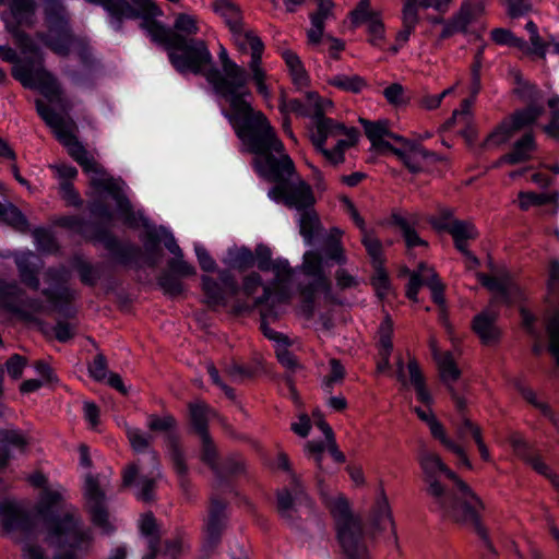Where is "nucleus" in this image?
<instances>
[{"instance_id":"obj_47","label":"nucleus","mask_w":559,"mask_h":559,"mask_svg":"<svg viewBox=\"0 0 559 559\" xmlns=\"http://www.w3.org/2000/svg\"><path fill=\"white\" fill-rule=\"evenodd\" d=\"M515 132L504 119L484 140L483 148H496L507 143Z\"/></svg>"},{"instance_id":"obj_10","label":"nucleus","mask_w":559,"mask_h":559,"mask_svg":"<svg viewBox=\"0 0 559 559\" xmlns=\"http://www.w3.org/2000/svg\"><path fill=\"white\" fill-rule=\"evenodd\" d=\"M0 59L13 64L12 76L25 88L38 91L64 114L72 109V103L67 97L61 83L45 67L27 58L21 59L13 48L5 45H0Z\"/></svg>"},{"instance_id":"obj_57","label":"nucleus","mask_w":559,"mask_h":559,"mask_svg":"<svg viewBox=\"0 0 559 559\" xmlns=\"http://www.w3.org/2000/svg\"><path fill=\"white\" fill-rule=\"evenodd\" d=\"M201 440H202V456H201L202 461L205 464H207L216 475L219 476L222 474V471L217 463V452H216V448H215L210 435L202 436Z\"/></svg>"},{"instance_id":"obj_30","label":"nucleus","mask_w":559,"mask_h":559,"mask_svg":"<svg viewBox=\"0 0 559 559\" xmlns=\"http://www.w3.org/2000/svg\"><path fill=\"white\" fill-rule=\"evenodd\" d=\"M27 445L26 437L17 429H4L0 431V469L5 467L11 459V450L21 452Z\"/></svg>"},{"instance_id":"obj_6","label":"nucleus","mask_w":559,"mask_h":559,"mask_svg":"<svg viewBox=\"0 0 559 559\" xmlns=\"http://www.w3.org/2000/svg\"><path fill=\"white\" fill-rule=\"evenodd\" d=\"M163 11L152 0H141L138 3L134 19H140V27L157 45L163 46L169 62L180 73L202 74L213 62V56L202 39L186 37L173 32L156 20Z\"/></svg>"},{"instance_id":"obj_26","label":"nucleus","mask_w":559,"mask_h":559,"mask_svg":"<svg viewBox=\"0 0 559 559\" xmlns=\"http://www.w3.org/2000/svg\"><path fill=\"white\" fill-rule=\"evenodd\" d=\"M497 318L496 311L486 309L473 319V331L486 346L495 345L500 340L501 331L496 323Z\"/></svg>"},{"instance_id":"obj_17","label":"nucleus","mask_w":559,"mask_h":559,"mask_svg":"<svg viewBox=\"0 0 559 559\" xmlns=\"http://www.w3.org/2000/svg\"><path fill=\"white\" fill-rule=\"evenodd\" d=\"M0 308L23 320H33L44 309L41 300L28 298L15 282L0 281Z\"/></svg>"},{"instance_id":"obj_53","label":"nucleus","mask_w":559,"mask_h":559,"mask_svg":"<svg viewBox=\"0 0 559 559\" xmlns=\"http://www.w3.org/2000/svg\"><path fill=\"white\" fill-rule=\"evenodd\" d=\"M362 245L365 246L374 267L383 266V250L381 241L366 229L362 233Z\"/></svg>"},{"instance_id":"obj_43","label":"nucleus","mask_w":559,"mask_h":559,"mask_svg":"<svg viewBox=\"0 0 559 559\" xmlns=\"http://www.w3.org/2000/svg\"><path fill=\"white\" fill-rule=\"evenodd\" d=\"M225 263L230 269L245 271L254 266V255L253 252L247 247L230 249L228 250Z\"/></svg>"},{"instance_id":"obj_56","label":"nucleus","mask_w":559,"mask_h":559,"mask_svg":"<svg viewBox=\"0 0 559 559\" xmlns=\"http://www.w3.org/2000/svg\"><path fill=\"white\" fill-rule=\"evenodd\" d=\"M159 241V235L155 229L146 231L143 245L148 254L147 264L152 267L157 264L160 255Z\"/></svg>"},{"instance_id":"obj_23","label":"nucleus","mask_w":559,"mask_h":559,"mask_svg":"<svg viewBox=\"0 0 559 559\" xmlns=\"http://www.w3.org/2000/svg\"><path fill=\"white\" fill-rule=\"evenodd\" d=\"M292 488H284L277 493V509L282 518L293 522L296 513V506L309 503V498L305 493L297 476L292 474Z\"/></svg>"},{"instance_id":"obj_58","label":"nucleus","mask_w":559,"mask_h":559,"mask_svg":"<svg viewBox=\"0 0 559 559\" xmlns=\"http://www.w3.org/2000/svg\"><path fill=\"white\" fill-rule=\"evenodd\" d=\"M459 219L454 218V213L451 209H441L439 213L435 216H430L428 218L429 224L437 231H447L449 233L454 223Z\"/></svg>"},{"instance_id":"obj_2","label":"nucleus","mask_w":559,"mask_h":559,"mask_svg":"<svg viewBox=\"0 0 559 559\" xmlns=\"http://www.w3.org/2000/svg\"><path fill=\"white\" fill-rule=\"evenodd\" d=\"M418 460L433 509L443 518L455 522L473 523L486 546L491 549L487 531L480 524L479 511L484 509V504L479 497L438 454L425 451Z\"/></svg>"},{"instance_id":"obj_37","label":"nucleus","mask_w":559,"mask_h":559,"mask_svg":"<svg viewBox=\"0 0 559 559\" xmlns=\"http://www.w3.org/2000/svg\"><path fill=\"white\" fill-rule=\"evenodd\" d=\"M190 420L193 429L200 437L209 435V418L212 408L204 402H195L189 405Z\"/></svg>"},{"instance_id":"obj_29","label":"nucleus","mask_w":559,"mask_h":559,"mask_svg":"<svg viewBox=\"0 0 559 559\" xmlns=\"http://www.w3.org/2000/svg\"><path fill=\"white\" fill-rule=\"evenodd\" d=\"M37 260L38 258L32 251L20 252L14 255L21 281L34 290H37L40 285Z\"/></svg>"},{"instance_id":"obj_64","label":"nucleus","mask_w":559,"mask_h":559,"mask_svg":"<svg viewBox=\"0 0 559 559\" xmlns=\"http://www.w3.org/2000/svg\"><path fill=\"white\" fill-rule=\"evenodd\" d=\"M43 295L56 307L68 305L72 299H74V292L67 287L58 289L46 288L43 290Z\"/></svg>"},{"instance_id":"obj_21","label":"nucleus","mask_w":559,"mask_h":559,"mask_svg":"<svg viewBox=\"0 0 559 559\" xmlns=\"http://www.w3.org/2000/svg\"><path fill=\"white\" fill-rule=\"evenodd\" d=\"M477 277L484 287L498 295L496 299L507 305H511L522 298L520 287L513 282L509 274L491 276L485 273H478Z\"/></svg>"},{"instance_id":"obj_61","label":"nucleus","mask_w":559,"mask_h":559,"mask_svg":"<svg viewBox=\"0 0 559 559\" xmlns=\"http://www.w3.org/2000/svg\"><path fill=\"white\" fill-rule=\"evenodd\" d=\"M518 390L521 393V395L523 396V399H525V401H527L534 407L539 409L540 413L544 416L552 419V412H551L550 406L547 403H545V402H540L537 399L536 393L531 388H528V386H526V385H524L522 383H519L518 384Z\"/></svg>"},{"instance_id":"obj_15","label":"nucleus","mask_w":559,"mask_h":559,"mask_svg":"<svg viewBox=\"0 0 559 559\" xmlns=\"http://www.w3.org/2000/svg\"><path fill=\"white\" fill-rule=\"evenodd\" d=\"M334 107L330 98L322 97L317 92H307L304 99L293 98L280 105L282 112H294L299 117L310 118L312 127L310 134L317 132L321 122L333 120L325 117Z\"/></svg>"},{"instance_id":"obj_39","label":"nucleus","mask_w":559,"mask_h":559,"mask_svg":"<svg viewBox=\"0 0 559 559\" xmlns=\"http://www.w3.org/2000/svg\"><path fill=\"white\" fill-rule=\"evenodd\" d=\"M213 8L224 19L230 32L243 24L240 9L230 0H215Z\"/></svg>"},{"instance_id":"obj_49","label":"nucleus","mask_w":559,"mask_h":559,"mask_svg":"<svg viewBox=\"0 0 559 559\" xmlns=\"http://www.w3.org/2000/svg\"><path fill=\"white\" fill-rule=\"evenodd\" d=\"M393 321L389 314L384 317L378 328V354L391 355L393 350Z\"/></svg>"},{"instance_id":"obj_24","label":"nucleus","mask_w":559,"mask_h":559,"mask_svg":"<svg viewBox=\"0 0 559 559\" xmlns=\"http://www.w3.org/2000/svg\"><path fill=\"white\" fill-rule=\"evenodd\" d=\"M402 147H393L391 152L405 165L411 173H419L424 168V162L435 157V154L427 151L419 143L403 138L399 141Z\"/></svg>"},{"instance_id":"obj_38","label":"nucleus","mask_w":559,"mask_h":559,"mask_svg":"<svg viewBox=\"0 0 559 559\" xmlns=\"http://www.w3.org/2000/svg\"><path fill=\"white\" fill-rule=\"evenodd\" d=\"M544 112L542 106L532 105L514 111L507 120L514 132L533 124Z\"/></svg>"},{"instance_id":"obj_34","label":"nucleus","mask_w":559,"mask_h":559,"mask_svg":"<svg viewBox=\"0 0 559 559\" xmlns=\"http://www.w3.org/2000/svg\"><path fill=\"white\" fill-rule=\"evenodd\" d=\"M407 370L409 374V382L415 389L417 400L423 404L430 406L433 399L426 385V380L420 370L419 364L415 358H411L408 360Z\"/></svg>"},{"instance_id":"obj_12","label":"nucleus","mask_w":559,"mask_h":559,"mask_svg":"<svg viewBox=\"0 0 559 559\" xmlns=\"http://www.w3.org/2000/svg\"><path fill=\"white\" fill-rule=\"evenodd\" d=\"M318 487L323 503L331 512L336 526L337 540L343 554H352L368 549L364 542L362 525L359 518L354 516L348 500L343 495L330 496L323 486V479L317 476Z\"/></svg>"},{"instance_id":"obj_55","label":"nucleus","mask_w":559,"mask_h":559,"mask_svg":"<svg viewBox=\"0 0 559 559\" xmlns=\"http://www.w3.org/2000/svg\"><path fill=\"white\" fill-rule=\"evenodd\" d=\"M170 459L174 469L179 478L180 486L186 489L188 486V466L186 464L182 451L176 443L171 445Z\"/></svg>"},{"instance_id":"obj_1","label":"nucleus","mask_w":559,"mask_h":559,"mask_svg":"<svg viewBox=\"0 0 559 559\" xmlns=\"http://www.w3.org/2000/svg\"><path fill=\"white\" fill-rule=\"evenodd\" d=\"M61 492L45 490L33 513L13 500L0 501V530L22 546L23 559H84L93 534L73 507L60 510Z\"/></svg>"},{"instance_id":"obj_9","label":"nucleus","mask_w":559,"mask_h":559,"mask_svg":"<svg viewBox=\"0 0 559 559\" xmlns=\"http://www.w3.org/2000/svg\"><path fill=\"white\" fill-rule=\"evenodd\" d=\"M127 437L134 452L147 453L150 468L145 472L140 461L127 465L122 471V487L132 488L138 500L152 502L157 483L163 478L158 454L150 448L152 436L139 428L128 427Z\"/></svg>"},{"instance_id":"obj_22","label":"nucleus","mask_w":559,"mask_h":559,"mask_svg":"<svg viewBox=\"0 0 559 559\" xmlns=\"http://www.w3.org/2000/svg\"><path fill=\"white\" fill-rule=\"evenodd\" d=\"M93 240L100 242L121 263L128 265L138 261L141 249L132 243H120L107 229L99 228L95 231Z\"/></svg>"},{"instance_id":"obj_40","label":"nucleus","mask_w":559,"mask_h":559,"mask_svg":"<svg viewBox=\"0 0 559 559\" xmlns=\"http://www.w3.org/2000/svg\"><path fill=\"white\" fill-rule=\"evenodd\" d=\"M392 222L396 225L403 235L407 248H414L418 246H427L428 243L419 237L416 229L414 228L415 221H409L399 213H393Z\"/></svg>"},{"instance_id":"obj_28","label":"nucleus","mask_w":559,"mask_h":559,"mask_svg":"<svg viewBox=\"0 0 559 559\" xmlns=\"http://www.w3.org/2000/svg\"><path fill=\"white\" fill-rule=\"evenodd\" d=\"M8 32L12 35L15 45L20 49L21 53L26 56L31 55L32 58L27 59L34 61L36 64L44 67V55L34 39L17 25H12L9 21L4 20Z\"/></svg>"},{"instance_id":"obj_16","label":"nucleus","mask_w":559,"mask_h":559,"mask_svg":"<svg viewBox=\"0 0 559 559\" xmlns=\"http://www.w3.org/2000/svg\"><path fill=\"white\" fill-rule=\"evenodd\" d=\"M267 195L273 201L282 202L288 209L299 212L313 207L316 203L312 188L297 176L275 185Z\"/></svg>"},{"instance_id":"obj_11","label":"nucleus","mask_w":559,"mask_h":559,"mask_svg":"<svg viewBox=\"0 0 559 559\" xmlns=\"http://www.w3.org/2000/svg\"><path fill=\"white\" fill-rule=\"evenodd\" d=\"M201 282L205 302L210 308H226L230 305L233 312L237 301L248 302L247 300L238 299L240 293L251 297L260 287L264 289L267 285L263 283L262 276L258 272H251L243 276L241 286H239L235 275L229 270H219L217 280L203 275Z\"/></svg>"},{"instance_id":"obj_14","label":"nucleus","mask_w":559,"mask_h":559,"mask_svg":"<svg viewBox=\"0 0 559 559\" xmlns=\"http://www.w3.org/2000/svg\"><path fill=\"white\" fill-rule=\"evenodd\" d=\"M233 39L242 52L250 50L251 59L248 68L251 73V80L257 87V92L264 98L271 97L270 88L266 84V72L262 68V55L264 52V44L253 31H247L243 24L231 32Z\"/></svg>"},{"instance_id":"obj_51","label":"nucleus","mask_w":559,"mask_h":559,"mask_svg":"<svg viewBox=\"0 0 559 559\" xmlns=\"http://www.w3.org/2000/svg\"><path fill=\"white\" fill-rule=\"evenodd\" d=\"M373 523L376 527L379 530H385L388 527L393 528L394 522L392 519L391 509L384 493L381 495V498L377 501L374 511H373Z\"/></svg>"},{"instance_id":"obj_31","label":"nucleus","mask_w":559,"mask_h":559,"mask_svg":"<svg viewBox=\"0 0 559 559\" xmlns=\"http://www.w3.org/2000/svg\"><path fill=\"white\" fill-rule=\"evenodd\" d=\"M536 147L537 145L534 134L532 132H527L514 142L512 150L503 155V160H506L509 165H516L527 162L532 158Z\"/></svg>"},{"instance_id":"obj_50","label":"nucleus","mask_w":559,"mask_h":559,"mask_svg":"<svg viewBox=\"0 0 559 559\" xmlns=\"http://www.w3.org/2000/svg\"><path fill=\"white\" fill-rule=\"evenodd\" d=\"M32 236L39 251L45 253L58 252L59 245L50 229L37 227L32 231Z\"/></svg>"},{"instance_id":"obj_32","label":"nucleus","mask_w":559,"mask_h":559,"mask_svg":"<svg viewBox=\"0 0 559 559\" xmlns=\"http://www.w3.org/2000/svg\"><path fill=\"white\" fill-rule=\"evenodd\" d=\"M418 21L417 0H404L402 9L403 27L397 32L395 41L404 46L408 41L411 34L415 31Z\"/></svg>"},{"instance_id":"obj_25","label":"nucleus","mask_w":559,"mask_h":559,"mask_svg":"<svg viewBox=\"0 0 559 559\" xmlns=\"http://www.w3.org/2000/svg\"><path fill=\"white\" fill-rule=\"evenodd\" d=\"M360 124L364 128L367 139L371 142L372 147L378 151L388 150L391 151L394 146L385 141V138L393 139L399 142L403 140V136L395 134L390 131L388 120L370 121L364 118L359 119Z\"/></svg>"},{"instance_id":"obj_20","label":"nucleus","mask_w":559,"mask_h":559,"mask_svg":"<svg viewBox=\"0 0 559 559\" xmlns=\"http://www.w3.org/2000/svg\"><path fill=\"white\" fill-rule=\"evenodd\" d=\"M226 520V504L216 498H212L203 542L205 551L213 550L219 544Z\"/></svg>"},{"instance_id":"obj_19","label":"nucleus","mask_w":559,"mask_h":559,"mask_svg":"<svg viewBox=\"0 0 559 559\" xmlns=\"http://www.w3.org/2000/svg\"><path fill=\"white\" fill-rule=\"evenodd\" d=\"M345 130V124L335 120H325L321 122L317 132L311 133V141L316 150L321 153L331 164L337 165L344 162V154L334 146L329 150L325 147L329 138L338 136Z\"/></svg>"},{"instance_id":"obj_63","label":"nucleus","mask_w":559,"mask_h":559,"mask_svg":"<svg viewBox=\"0 0 559 559\" xmlns=\"http://www.w3.org/2000/svg\"><path fill=\"white\" fill-rule=\"evenodd\" d=\"M146 426L151 431L166 432L176 427V420L169 414H166L162 417L155 414H151L147 416Z\"/></svg>"},{"instance_id":"obj_8","label":"nucleus","mask_w":559,"mask_h":559,"mask_svg":"<svg viewBox=\"0 0 559 559\" xmlns=\"http://www.w3.org/2000/svg\"><path fill=\"white\" fill-rule=\"evenodd\" d=\"M43 12L47 31L36 33V38L59 57L66 58L74 51L83 64H91L92 48L85 38L74 35L62 0H44Z\"/></svg>"},{"instance_id":"obj_45","label":"nucleus","mask_w":559,"mask_h":559,"mask_svg":"<svg viewBox=\"0 0 559 559\" xmlns=\"http://www.w3.org/2000/svg\"><path fill=\"white\" fill-rule=\"evenodd\" d=\"M343 231L338 228H333L329 238L326 239L323 252L330 260L335 261L337 264L343 265L347 259L344 253L343 246L341 243V237Z\"/></svg>"},{"instance_id":"obj_46","label":"nucleus","mask_w":559,"mask_h":559,"mask_svg":"<svg viewBox=\"0 0 559 559\" xmlns=\"http://www.w3.org/2000/svg\"><path fill=\"white\" fill-rule=\"evenodd\" d=\"M189 544L183 532H177L176 535L165 540L164 549L158 547L157 558L178 559L187 549Z\"/></svg>"},{"instance_id":"obj_27","label":"nucleus","mask_w":559,"mask_h":559,"mask_svg":"<svg viewBox=\"0 0 559 559\" xmlns=\"http://www.w3.org/2000/svg\"><path fill=\"white\" fill-rule=\"evenodd\" d=\"M449 234L453 238L455 248L473 263L478 264V259L468 250V241L478 237L476 227L471 222L459 219Z\"/></svg>"},{"instance_id":"obj_52","label":"nucleus","mask_w":559,"mask_h":559,"mask_svg":"<svg viewBox=\"0 0 559 559\" xmlns=\"http://www.w3.org/2000/svg\"><path fill=\"white\" fill-rule=\"evenodd\" d=\"M424 271L427 272V274L424 275V282L431 292L433 302L443 308L445 304L443 283L433 269H424Z\"/></svg>"},{"instance_id":"obj_60","label":"nucleus","mask_w":559,"mask_h":559,"mask_svg":"<svg viewBox=\"0 0 559 559\" xmlns=\"http://www.w3.org/2000/svg\"><path fill=\"white\" fill-rule=\"evenodd\" d=\"M345 378V368L336 358L330 360V373L325 376L323 385L325 390L331 391L335 384L342 383Z\"/></svg>"},{"instance_id":"obj_62","label":"nucleus","mask_w":559,"mask_h":559,"mask_svg":"<svg viewBox=\"0 0 559 559\" xmlns=\"http://www.w3.org/2000/svg\"><path fill=\"white\" fill-rule=\"evenodd\" d=\"M386 102L394 106L400 107L408 103V98L405 96V90L400 83H392L386 86L382 92Z\"/></svg>"},{"instance_id":"obj_44","label":"nucleus","mask_w":559,"mask_h":559,"mask_svg":"<svg viewBox=\"0 0 559 559\" xmlns=\"http://www.w3.org/2000/svg\"><path fill=\"white\" fill-rule=\"evenodd\" d=\"M0 222L7 223L21 233H26L29 229L24 214L12 204L3 205L0 203Z\"/></svg>"},{"instance_id":"obj_5","label":"nucleus","mask_w":559,"mask_h":559,"mask_svg":"<svg viewBox=\"0 0 559 559\" xmlns=\"http://www.w3.org/2000/svg\"><path fill=\"white\" fill-rule=\"evenodd\" d=\"M38 116L53 131L57 139L67 147L70 156L90 176L91 186L99 192H106L116 202L118 212L123 223L129 226H136V214L132 204L123 191V181L116 179L95 160L85 146L76 139L71 127L64 117L56 112L43 100L35 102Z\"/></svg>"},{"instance_id":"obj_4","label":"nucleus","mask_w":559,"mask_h":559,"mask_svg":"<svg viewBox=\"0 0 559 559\" xmlns=\"http://www.w3.org/2000/svg\"><path fill=\"white\" fill-rule=\"evenodd\" d=\"M247 150L255 155L254 167L267 181L285 182L295 176L293 159L284 153V145L262 111L252 109L228 120Z\"/></svg>"},{"instance_id":"obj_42","label":"nucleus","mask_w":559,"mask_h":559,"mask_svg":"<svg viewBox=\"0 0 559 559\" xmlns=\"http://www.w3.org/2000/svg\"><path fill=\"white\" fill-rule=\"evenodd\" d=\"M331 86L341 91L358 94L367 87V81L358 75L336 74L328 80Z\"/></svg>"},{"instance_id":"obj_48","label":"nucleus","mask_w":559,"mask_h":559,"mask_svg":"<svg viewBox=\"0 0 559 559\" xmlns=\"http://www.w3.org/2000/svg\"><path fill=\"white\" fill-rule=\"evenodd\" d=\"M483 8L479 3H463L460 11L451 19L460 33H465L468 25L479 15Z\"/></svg>"},{"instance_id":"obj_41","label":"nucleus","mask_w":559,"mask_h":559,"mask_svg":"<svg viewBox=\"0 0 559 559\" xmlns=\"http://www.w3.org/2000/svg\"><path fill=\"white\" fill-rule=\"evenodd\" d=\"M436 362L438 365L442 382L450 391H453L452 384L460 378L461 371L454 361L452 353L444 352L442 357Z\"/></svg>"},{"instance_id":"obj_18","label":"nucleus","mask_w":559,"mask_h":559,"mask_svg":"<svg viewBox=\"0 0 559 559\" xmlns=\"http://www.w3.org/2000/svg\"><path fill=\"white\" fill-rule=\"evenodd\" d=\"M84 497L93 524L105 534L112 533L115 528L109 522L105 493L99 487L98 478L92 474L85 477Z\"/></svg>"},{"instance_id":"obj_33","label":"nucleus","mask_w":559,"mask_h":559,"mask_svg":"<svg viewBox=\"0 0 559 559\" xmlns=\"http://www.w3.org/2000/svg\"><path fill=\"white\" fill-rule=\"evenodd\" d=\"M9 8L15 24L32 27L35 23L37 3L34 0H9Z\"/></svg>"},{"instance_id":"obj_35","label":"nucleus","mask_w":559,"mask_h":559,"mask_svg":"<svg viewBox=\"0 0 559 559\" xmlns=\"http://www.w3.org/2000/svg\"><path fill=\"white\" fill-rule=\"evenodd\" d=\"M141 534L146 538L148 551L143 559H156L158 555L159 536L157 534V525L153 514H145L140 523Z\"/></svg>"},{"instance_id":"obj_7","label":"nucleus","mask_w":559,"mask_h":559,"mask_svg":"<svg viewBox=\"0 0 559 559\" xmlns=\"http://www.w3.org/2000/svg\"><path fill=\"white\" fill-rule=\"evenodd\" d=\"M218 59L222 69L213 67L212 63L207 67L204 78L215 94L229 106V110L223 109L222 115L227 120H233L254 109L249 99L252 94L248 88L246 70L229 58L224 46L219 48Z\"/></svg>"},{"instance_id":"obj_54","label":"nucleus","mask_w":559,"mask_h":559,"mask_svg":"<svg viewBox=\"0 0 559 559\" xmlns=\"http://www.w3.org/2000/svg\"><path fill=\"white\" fill-rule=\"evenodd\" d=\"M174 29L175 33L186 37H191L200 31L197 17L187 13H180L176 16Z\"/></svg>"},{"instance_id":"obj_36","label":"nucleus","mask_w":559,"mask_h":559,"mask_svg":"<svg viewBox=\"0 0 559 559\" xmlns=\"http://www.w3.org/2000/svg\"><path fill=\"white\" fill-rule=\"evenodd\" d=\"M298 225L306 245H311L321 229L320 219L313 207L301 211Z\"/></svg>"},{"instance_id":"obj_13","label":"nucleus","mask_w":559,"mask_h":559,"mask_svg":"<svg viewBox=\"0 0 559 559\" xmlns=\"http://www.w3.org/2000/svg\"><path fill=\"white\" fill-rule=\"evenodd\" d=\"M290 295L288 289H281L272 292L271 286L264 287V294L258 296L252 302H239L234 306V313L239 314L242 312H250L255 308L260 309L261 314V331L263 335L280 345H289V340L286 335L274 331L267 324L269 319H276L278 317L277 307L285 305L289 301Z\"/></svg>"},{"instance_id":"obj_59","label":"nucleus","mask_w":559,"mask_h":559,"mask_svg":"<svg viewBox=\"0 0 559 559\" xmlns=\"http://www.w3.org/2000/svg\"><path fill=\"white\" fill-rule=\"evenodd\" d=\"M424 269H431L430 266L426 265L425 263H420L418 265L417 271H414L411 276L406 288V296L411 300H417V295L419 292V288L425 285L424 282V275L427 274V272L424 271Z\"/></svg>"},{"instance_id":"obj_3","label":"nucleus","mask_w":559,"mask_h":559,"mask_svg":"<svg viewBox=\"0 0 559 559\" xmlns=\"http://www.w3.org/2000/svg\"><path fill=\"white\" fill-rule=\"evenodd\" d=\"M254 265L262 271H271L274 277L266 286H271L272 292L288 289L287 285L294 274L298 272L300 278L297 282V292L300 296V313L306 319H311L314 314L316 302L323 296L328 301L341 305L332 294V284L326 275L322 258L319 252L310 250L304 253L302 263L293 269L287 259L277 258L272 260V250L266 245L260 243L255 247Z\"/></svg>"}]
</instances>
